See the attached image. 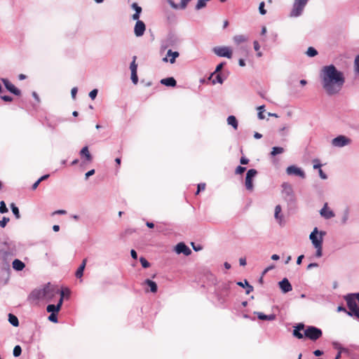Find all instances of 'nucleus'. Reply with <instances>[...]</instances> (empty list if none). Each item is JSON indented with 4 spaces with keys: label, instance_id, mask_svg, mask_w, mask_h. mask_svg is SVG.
Instances as JSON below:
<instances>
[{
    "label": "nucleus",
    "instance_id": "nucleus-43",
    "mask_svg": "<svg viewBox=\"0 0 359 359\" xmlns=\"http://www.w3.org/2000/svg\"><path fill=\"white\" fill-rule=\"evenodd\" d=\"M222 79L221 77V76L219 74H217L215 76V78L213 79L212 80V83L215 84L216 83H222Z\"/></svg>",
    "mask_w": 359,
    "mask_h": 359
},
{
    "label": "nucleus",
    "instance_id": "nucleus-47",
    "mask_svg": "<svg viewBox=\"0 0 359 359\" xmlns=\"http://www.w3.org/2000/svg\"><path fill=\"white\" fill-rule=\"evenodd\" d=\"M205 183L198 184L196 194H198L200 191L205 190Z\"/></svg>",
    "mask_w": 359,
    "mask_h": 359
},
{
    "label": "nucleus",
    "instance_id": "nucleus-36",
    "mask_svg": "<svg viewBox=\"0 0 359 359\" xmlns=\"http://www.w3.org/2000/svg\"><path fill=\"white\" fill-rule=\"evenodd\" d=\"M140 262L144 268H148L150 266L149 262L143 257L140 258Z\"/></svg>",
    "mask_w": 359,
    "mask_h": 359
},
{
    "label": "nucleus",
    "instance_id": "nucleus-41",
    "mask_svg": "<svg viewBox=\"0 0 359 359\" xmlns=\"http://www.w3.org/2000/svg\"><path fill=\"white\" fill-rule=\"evenodd\" d=\"M245 285H246L247 290L245 293L249 294L251 292L253 291V287L250 285L247 280H245Z\"/></svg>",
    "mask_w": 359,
    "mask_h": 359
},
{
    "label": "nucleus",
    "instance_id": "nucleus-62",
    "mask_svg": "<svg viewBox=\"0 0 359 359\" xmlns=\"http://www.w3.org/2000/svg\"><path fill=\"white\" fill-rule=\"evenodd\" d=\"M76 93H77V88H73L71 90V93H72V95L73 97H75L76 95Z\"/></svg>",
    "mask_w": 359,
    "mask_h": 359
},
{
    "label": "nucleus",
    "instance_id": "nucleus-34",
    "mask_svg": "<svg viewBox=\"0 0 359 359\" xmlns=\"http://www.w3.org/2000/svg\"><path fill=\"white\" fill-rule=\"evenodd\" d=\"M206 0H198L196 5V9L200 10L204 8L206 6Z\"/></svg>",
    "mask_w": 359,
    "mask_h": 359
},
{
    "label": "nucleus",
    "instance_id": "nucleus-21",
    "mask_svg": "<svg viewBox=\"0 0 359 359\" xmlns=\"http://www.w3.org/2000/svg\"><path fill=\"white\" fill-rule=\"evenodd\" d=\"M161 83L166 86L174 87L176 86L177 82L173 77H168L163 79L161 81Z\"/></svg>",
    "mask_w": 359,
    "mask_h": 359
},
{
    "label": "nucleus",
    "instance_id": "nucleus-20",
    "mask_svg": "<svg viewBox=\"0 0 359 359\" xmlns=\"http://www.w3.org/2000/svg\"><path fill=\"white\" fill-rule=\"evenodd\" d=\"M191 0H181V3L180 5H177L176 4L174 3L173 1L172 0H168V3L170 4V5L173 8H175V9H177V8H181V9H184L187 6V4L189 1H190Z\"/></svg>",
    "mask_w": 359,
    "mask_h": 359
},
{
    "label": "nucleus",
    "instance_id": "nucleus-6",
    "mask_svg": "<svg viewBox=\"0 0 359 359\" xmlns=\"http://www.w3.org/2000/svg\"><path fill=\"white\" fill-rule=\"evenodd\" d=\"M257 172L255 169H250L245 177V186L248 191H252L253 183L252 179L256 176Z\"/></svg>",
    "mask_w": 359,
    "mask_h": 359
},
{
    "label": "nucleus",
    "instance_id": "nucleus-5",
    "mask_svg": "<svg viewBox=\"0 0 359 359\" xmlns=\"http://www.w3.org/2000/svg\"><path fill=\"white\" fill-rule=\"evenodd\" d=\"M322 335V330L313 326H308L304 330V337L312 341L318 339Z\"/></svg>",
    "mask_w": 359,
    "mask_h": 359
},
{
    "label": "nucleus",
    "instance_id": "nucleus-38",
    "mask_svg": "<svg viewBox=\"0 0 359 359\" xmlns=\"http://www.w3.org/2000/svg\"><path fill=\"white\" fill-rule=\"evenodd\" d=\"M131 80L134 84H137L138 82V76L137 72H131Z\"/></svg>",
    "mask_w": 359,
    "mask_h": 359
},
{
    "label": "nucleus",
    "instance_id": "nucleus-9",
    "mask_svg": "<svg viewBox=\"0 0 359 359\" xmlns=\"http://www.w3.org/2000/svg\"><path fill=\"white\" fill-rule=\"evenodd\" d=\"M3 83L4 84L6 88L11 92V93L15 95H20V90L17 88L11 82H10L7 79H1Z\"/></svg>",
    "mask_w": 359,
    "mask_h": 359
},
{
    "label": "nucleus",
    "instance_id": "nucleus-51",
    "mask_svg": "<svg viewBox=\"0 0 359 359\" xmlns=\"http://www.w3.org/2000/svg\"><path fill=\"white\" fill-rule=\"evenodd\" d=\"M355 66L356 72L359 73V55L355 59Z\"/></svg>",
    "mask_w": 359,
    "mask_h": 359
},
{
    "label": "nucleus",
    "instance_id": "nucleus-31",
    "mask_svg": "<svg viewBox=\"0 0 359 359\" xmlns=\"http://www.w3.org/2000/svg\"><path fill=\"white\" fill-rule=\"evenodd\" d=\"M11 208L15 217L19 219L20 217V215L18 208L14 203L11 204Z\"/></svg>",
    "mask_w": 359,
    "mask_h": 359
},
{
    "label": "nucleus",
    "instance_id": "nucleus-59",
    "mask_svg": "<svg viewBox=\"0 0 359 359\" xmlns=\"http://www.w3.org/2000/svg\"><path fill=\"white\" fill-rule=\"evenodd\" d=\"M253 45H254V48L255 50L258 51L260 46H259V44L258 43V41H255L254 43H253Z\"/></svg>",
    "mask_w": 359,
    "mask_h": 359
},
{
    "label": "nucleus",
    "instance_id": "nucleus-24",
    "mask_svg": "<svg viewBox=\"0 0 359 359\" xmlns=\"http://www.w3.org/2000/svg\"><path fill=\"white\" fill-rule=\"evenodd\" d=\"M179 56V53L177 51H172V50H168L167 52V57H170L169 61L171 64L175 63V59Z\"/></svg>",
    "mask_w": 359,
    "mask_h": 359
},
{
    "label": "nucleus",
    "instance_id": "nucleus-29",
    "mask_svg": "<svg viewBox=\"0 0 359 359\" xmlns=\"http://www.w3.org/2000/svg\"><path fill=\"white\" fill-rule=\"evenodd\" d=\"M284 152V149L280 147H274L272 148V151L271 152V155L274 156L277 154H280Z\"/></svg>",
    "mask_w": 359,
    "mask_h": 359
},
{
    "label": "nucleus",
    "instance_id": "nucleus-49",
    "mask_svg": "<svg viewBox=\"0 0 359 359\" xmlns=\"http://www.w3.org/2000/svg\"><path fill=\"white\" fill-rule=\"evenodd\" d=\"M1 98L5 101V102H12L13 101V97H11V96H8V95H1Z\"/></svg>",
    "mask_w": 359,
    "mask_h": 359
},
{
    "label": "nucleus",
    "instance_id": "nucleus-35",
    "mask_svg": "<svg viewBox=\"0 0 359 359\" xmlns=\"http://www.w3.org/2000/svg\"><path fill=\"white\" fill-rule=\"evenodd\" d=\"M21 353H22V348H21L20 346H19V345L15 346L13 348V355L15 357H18L21 355Z\"/></svg>",
    "mask_w": 359,
    "mask_h": 359
},
{
    "label": "nucleus",
    "instance_id": "nucleus-39",
    "mask_svg": "<svg viewBox=\"0 0 359 359\" xmlns=\"http://www.w3.org/2000/svg\"><path fill=\"white\" fill-rule=\"evenodd\" d=\"M10 221L8 217H4L1 220H0V226L4 228L8 222Z\"/></svg>",
    "mask_w": 359,
    "mask_h": 359
},
{
    "label": "nucleus",
    "instance_id": "nucleus-30",
    "mask_svg": "<svg viewBox=\"0 0 359 359\" xmlns=\"http://www.w3.org/2000/svg\"><path fill=\"white\" fill-rule=\"evenodd\" d=\"M281 212V207L280 205H278L275 208V214L274 216L276 219L279 220V222L280 223L282 221V217L279 216L280 213Z\"/></svg>",
    "mask_w": 359,
    "mask_h": 359
},
{
    "label": "nucleus",
    "instance_id": "nucleus-10",
    "mask_svg": "<svg viewBox=\"0 0 359 359\" xmlns=\"http://www.w3.org/2000/svg\"><path fill=\"white\" fill-rule=\"evenodd\" d=\"M63 298H64V292L62 290L61 292V297L60 298L59 302L57 305L54 304H49L48 305L46 310L49 313H57L62 306V302H63Z\"/></svg>",
    "mask_w": 359,
    "mask_h": 359
},
{
    "label": "nucleus",
    "instance_id": "nucleus-53",
    "mask_svg": "<svg viewBox=\"0 0 359 359\" xmlns=\"http://www.w3.org/2000/svg\"><path fill=\"white\" fill-rule=\"evenodd\" d=\"M318 172H319L320 177L322 179H323V180L327 179V175H326V174L323 171V170H322V169H319Z\"/></svg>",
    "mask_w": 359,
    "mask_h": 359
},
{
    "label": "nucleus",
    "instance_id": "nucleus-16",
    "mask_svg": "<svg viewBox=\"0 0 359 359\" xmlns=\"http://www.w3.org/2000/svg\"><path fill=\"white\" fill-rule=\"evenodd\" d=\"M304 8V7L302 6L301 5L298 4L297 3H296L294 1V4H293V8L290 14V17L299 16L302 14Z\"/></svg>",
    "mask_w": 359,
    "mask_h": 359
},
{
    "label": "nucleus",
    "instance_id": "nucleus-50",
    "mask_svg": "<svg viewBox=\"0 0 359 359\" xmlns=\"http://www.w3.org/2000/svg\"><path fill=\"white\" fill-rule=\"evenodd\" d=\"M309 0H294L296 3L301 5L303 7H305Z\"/></svg>",
    "mask_w": 359,
    "mask_h": 359
},
{
    "label": "nucleus",
    "instance_id": "nucleus-4",
    "mask_svg": "<svg viewBox=\"0 0 359 359\" xmlns=\"http://www.w3.org/2000/svg\"><path fill=\"white\" fill-rule=\"evenodd\" d=\"M344 299L349 309L348 312H347V314L351 316H355L359 320V308L357 304V293L348 294L344 297Z\"/></svg>",
    "mask_w": 359,
    "mask_h": 359
},
{
    "label": "nucleus",
    "instance_id": "nucleus-15",
    "mask_svg": "<svg viewBox=\"0 0 359 359\" xmlns=\"http://www.w3.org/2000/svg\"><path fill=\"white\" fill-rule=\"evenodd\" d=\"M80 156L81 158H85L86 163H91L93 161V156L90 154L88 147L87 146L82 148L80 151Z\"/></svg>",
    "mask_w": 359,
    "mask_h": 359
},
{
    "label": "nucleus",
    "instance_id": "nucleus-63",
    "mask_svg": "<svg viewBox=\"0 0 359 359\" xmlns=\"http://www.w3.org/2000/svg\"><path fill=\"white\" fill-rule=\"evenodd\" d=\"M133 19L135 20H139V18H140V14L139 13H134L132 16Z\"/></svg>",
    "mask_w": 359,
    "mask_h": 359
},
{
    "label": "nucleus",
    "instance_id": "nucleus-33",
    "mask_svg": "<svg viewBox=\"0 0 359 359\" xmlns=\"http://www.w3.org/2000/svg\"><path fill=\"white\" fill-rule=\"evenodd\" d=\"M306 54L309 57H314L318 54V52L314 48L309 47L306 51Z\"/></svg>",
    "mask_w": 359,
    "mask_h": 359
},
{
    "label": "nucleus",
    "instance_id": "nucleus-61",
    "mask_svg": "<svg viewBox=\"0 0 359 359\" xmlns=\"http://www.w3.org/2000/svg\"><path fill=\"white\" fill-rule=\"evenodd\" d=\"M40 183H41V182H39V180H38L36 182H34V184L32 185V189L35 190L38 187V186Z\"/></svg>",
    "mask_w": 359,
    "mask_h": 359
},
{
    "label": "nucleus",
    "instance_id": "nucleus-57",
    "mask_svg": "<svg viewBox=\"0 0 359 359\" xmlns=\"http://www.w3.org/2000/svg\"><path fill=\"white\" fill-rule=\"evenodd\" d=\"M130 255L133 259H136L137 258V254L135 250H131Z\"/></svg>",
    "mask_w": 359,
    "mask_h": 359
},
{
    "label": "nucleus",
    "instance_id": "nucleus-28",
    "mask_svg": "<svg viewBox=\"0 0 359 359\" xmlns=\"http://www.w3.org/2000/svg\"><path fill=\"white\" fill-rule=\"evenodd\" d=\"M8 321L14 327H18L19 325V320L18 318L12 313L8 314Z\"/></svg>",
    "mask_w": 359,
    "mask_h": 359
},
{
    "label": "nucleus",
    "instance_id": "nucleus-64",
    "mask_svg": "<svg viewBox=\"0 0 359 359\" xmlns=\"http://www.w3.org/2000/svg\"><path fill=\"white\" fill-rule=\"evenodd\" d=\"M303 258H304V255H303L299 256L297 257V264H301Z\"/></svg>",
    "mask_w": 359,
    "mask_h": 359
},
{
    "label": "nucleus",
    "instance_id": "nucleus-54",
    "mask_svg": "<svg viewBox=\"0 0 359 359\" xmlns=\"http://www.w3.org/2000/svg\"><path fill=\"white\" fill-rule=\"evenodd\" d=\"M240 162L243 165H246V164L248 163L249 160L247 158H245V157H241V158L240 160Z\"/></svg>",
    "mask_w": 359,
    "mask_h": 359
},
{
    "label": "nucleus",
    "instance_id": "nucleus-32",
    "mask_svg": "<svg viewBox=\"0 0 359 359\" xmlns=\"http://www.w3.org/2000/svg\"><path fill=\"white\" fill-rule=\"evenodd\" d=\"M137 56H133V61L130 63V69L131 72H137V65L136 63Z\"/></svg>",
    "mask_w": 359,
    "mask_h": 359
},
{
    "label": "nucleus",
    "instance_id": "nucleus-22",
    "mask_svg": "<svg viewBox=\"0 0 359 359\" xmlns=\"http://www.w3.org/2000/svg\"><path fill=\"white\" fill-rule=\"evenodd\" d=\"M25 267V264L20 259H15L13 262V268L16 271H22Z\"/></svg>",
    "mask_w": 359,
    "mask_h": 359
},
{
    "label": "nucleus",
    "instance_id": "nucleus-40",
    "mask_svg": "<svg viewBox=\"0 0 359 359\" xmlns=\"http://www.w3.org/2000/svg\"><path fill=\"white\" fill-rule=\"evenodd\" d=\"M264 1H262L260 4H259V13L262 14V15H265L266 13V11L265 10L264 8Z\"/></svg>",
    "mask_w": 359,
    "mask_h": 359
},
{
    "label": "nucleus",
    "instance_id": "nucleus-42",
    "mask_svg": "<svg viewBox=\"0 0 359 359\" xmlns=\"http://www.w3.org/2000/svg\"><path fill=\"white\" fill-rule=\"evenodd\" d=\"M246 168L245 167H242V166H238L236 169V174H242L245 171Z\"/></svg>",
    "mask_w": 359,
    "mask_h": 359
},
{
    "label": "nucleus",
    "instance_id": "nucleus-58",
    "mask_svg": "<svg viewBox=\"0 0 359 359\" xmlns=\"http://www.w3.org/2000/svg\"><path fill=\"white\" fill-rule=\"evenodd\" d=\"M239 263H240V265H241V266H245L246 265L245 258H244V257L240 258Z\"/></svg>",
    "mask_w": 359,
    "mask_h": 359
},
{
    "label": "nucleus",
    "instance_id": "nucleus-14",
    "mask_svg": "<svg viewBox=\"0 0 359 359\" xmlns=\"http://www.w3.org/2000/svg\"><path fill=\"white\" fill-rule=\"evenodd\" d=\"M320 214L325 219H330L334 217V213L328 208L327 203H325L323 208L320 211Z\"/></svg>",
    "mask_w": 359,
    "mask_h": 359
},
{
    "label": "nucleus",
    "instance_id": "nucleus-13",
    "mask_svg": "<svg viewBox=\"0 0 359 359\" xmlns=\"http://www.w3.org/2000/svg\"><path fill=\"white\" fill-rule=\"evenodd\" d=\"M175 251L177 254H184L186 256L191 255V250L184 243H180L175 246Z\"/></svg>",
    "mask_w": 359,
    "mask_h": 359
},
{
    "label": "nucleus",
    "instance_id": "nucleus-1",
    "mask_svg": "<svg viewBox=\"0 0 359 359\" xmlns=\"http://www.w3.org/2000/svg\"><path fill=\"white\" fill-rule=\"evenodd\" d=\"M320 77L323 87L330 95L338 93L345 82L343 73L338 71L333 65L323 67Z\"/></svg>",
    "mask_w": 359,
    "mask_h": 359
},
{
    "label": "nucleus",
    "instance_id": "nucleus-37",
    "mask_svg": "<svg viewBox=\"0 0 359 359\" xmlns=\"http://www.w3.org/2000/svg\"><path fill=\"white\" fill-rule=\"evenodd\" d=\"M8 212V208H6V203L4 201L0 202V213H6Z\"/></svg>",
    "mask_w": 359,
    "mask_h": 359
},
{
    "label": "nucleus",
    "instance_id": "nucleus-48",
    "mask_svg": "<svg viewBox=\"0 0 359 359\" xmlns=\"http://www.w3.org/2000/svg\"><path fill=\"white\" fill-rule=\"evenodd\" d=\"M97 95V89H94L93 90H91L89 93V97L92 99V100H94L96 96Z\"/></svg>",
    "mask_w": 359,
    "mask_h": 359
},
{
    "label": "nucleus",
    "instance_id": "nucleus-46",
    "mask_svg": "<svg viewBox=\"0 0 359 359\" xmlns=\"http://www.w3.org/2000/svg\"><path fill=\"white\" fill-rule=\"evenodd\" d=\"M223 66H224V63H220V64H219V65L217 66V67H216V69H215V72L211 75L210 78L213 77V76H214V75H215L216 73L219 72V71L223 68Z\"/></svg>",
    "mask_w": 359,
    "mask_h": 359
},
{
    "label": "nucleus",
    "instance_id": "nucleus-55",
    "mask_svg": "<svg viewBox=\"0 0 359 359\" xmlns=\"http://www.w3.org/2000/svg\"><path fill=\"white\" fill-rule=\"evenodd\" d=\"M95 174V170L92 169L86 173V179Z\"/></svg>",
    "mask_w": 359,
    "mask_h": 359
},
{
    "label": "nucleus",
    "instance_id": "nucleus-2",
    "mask_svg": "<svg viewBox=\"0 0 359 359\" xmlns=\"http://www.w3.org/2000/svg\"><path fill=\"white\" fill-rule=\"evenodd\" d=\"M61 292L57 287L48 283L42 289L34 290L30 297L34 299L51 301L56 295H61Z\"/></svg>",
    "mask_w": 359,
    "mask_h": 359
},
{
    "label": "nucleus",
    "instance_id": "nucleus-23",
    "mask_svg": "<svg viewBox=\"0 0 359 359\" xmlns=\"http://www.w3.org/2000/svg\"><path fill=\"white\" fill-rule=\"evenodd\" d=\"M86 264V259H84L81 266L78 268L76 271L75 276L76 278H80L83 276V271Z\"/></svg>",
    "mask_w": 359,
    "mask_h": 359
},
{
    "label": "nucleus",
    "instance_id": "nucleus-19",
    "mask_svg": "<svg viewBox=\"0 0 359 359\" xmlns=\"http://www.w3.org/2000/svg\"><path fill=\"white\" fill-rule=\"evenodd\" d=\"M304 327L305 326L303 323H299L297 326H295L292 333L294 337L299 339H303L304 335L301 333V331L304 330Z\"/></svg>",
    "mask_w": 359,
    "mask_h": 359
},
{
    "label": "nucleus",
    "instance_id": "nucleus-8",
    "mask_svg": "<svg viewBox=\"0 0 359 359\" xmlns=\"http://www.w3.org/2000/svg\"><path fill=\"white\" fill-rule=\"evenodd\" d=\"M351 140L344 135H339L332 140V144L334 147H341L350 144Z\"/></svg>",
    "mask_w": 359,
    "mask_h": 359
},
{
    "label": "nucleus",
    "instance_id": "nucleus-12",
    "mask_svg": "<svg viewBox=\"0 0 359 359\" xmlns=\"http://www.w3.org/2000/svg\"><path fill=\"white\" fill-rule=\"evenodd\" d=\"M286 172L288 175H297V176L301 177L302 178L305 177L304 172L303 170H302L300 168H299L294 165L289 166L287 168Z\"/></svg>",
    "mask_w": 359,
    "mask_h": 359
},
{
    "label": "nucleus",
    "instance_id": "nucleus-26",
    "mask_svg": "<svg viewBox=\"0 0 359 359\" xmlns=\"http://www.w3.org/2000/svg\"><path fill=\"white\" fill-rule=\"evenodd\" d=\"M257 317L259 319L262 320H273L276 318V316L274 314L267 316L263 313H257Z\"/></svg>",
    "mask_w": 359,
    "mask_h": 359
},
{
    "label": "nucleus",
    "instance_id": "nucleus-25",
    "mask_svg": "<svg viewBox=\"0 0 359 359\" xmlns=\"http://www.w3.org/2000/svg\"><path fill=\"white\" fill-rule=\"evenodd\" d=\"M233 41L236 44L239 45L242 43L246 42L248 41V37L243 34L236 35L233 37Z\"/></svg>",
    "mask_w": 359,
    "mask_h": 359
},
{
    "label": "nucleus",
    "instance_id": "nucleus-3",
    "mask_svg": "<svg viewBox=\"0 0 359 359\" xmlns=\"http://www.w3.org/2000/svg\"><path fill=\"white\" fill-rule=\"evenodd\" d=\"M325 234L326 233L325 231H318V228L315 227L309 236L310 240L316 249V256L318 257L322 256L323 241Z\"/></svg>",
    "mask_w": 359,
    "mask_h": 359
},
{
    "label": "nucleus",
    "instance_id": "nucleus-52",
    "mask_svg": "<svg viewBox=\"0 0 359 359\" xmlns=\"http://www.w3.org/2000/svg\"><path fill=\"white\" fill-rule=\"evenodd\" d=\"M314 162V164H313V168L314 169H321L320 167H321V165L318 163V160H314L313 161Z\"/></svg>",
    "mask_w": 359,
    "mask_h": 359
},
{
    "label": "nucleus",
    "instance_id": "nucleus-60",
    "mask_svg": "<svg viewBox=\"0 0 359 359\" xmlns=\"http://www.w3.org/2000/svg\"><path fill=\"white\" fill-rule=\"evenodd\" d=\"M313 354L316 355V356H320L323 354V352L320 350H316L314 352H313Z\"/></svg>",
    "mask_w": 359,
    "mask_h": 359
},
{
    "label": "nucleus",
    "instance_id": "nucleus-56",
    "mask_svg": "<svg viewBox=\"0 0 359 359\" xmlns=\"http://www.w3.org/2000/svg\"><path fill=\"white\" fill-rule=\"evenodd\" d=\"M191 245L193 249L196 252L202 250V247L201 245L196 246L194 243H191Z\"/></svg>",
    "mask_w": 359,
    "mask_h": 359
},
{
    "label": "nucleus",
    "instance_id": "nucleus-44",
    "mask_svg": "<svg viewBox=\"0 0 359 359\" xmlns=\"http://www.w3.org/2000/svg\"><path fill=\"white\" fill-rule=\"evenodd\" d=\"M132 7L135 10V13L140 14L142 12V8L139 6L136 3H133Z\"/></svg>",
    "mask_w": 359,
    "mask_h": 359
},
{
    "label": "nucleus",
    "instance_id": "nucleus-45",
    "mask_svg": "<svg viewBox=\"0 0 359 359\" xmlns=\"http://www.w3.org/2000/svg\"><path fill=\"white\" fill-rule=\"evenodd\" d=\"M48 320L51 322H53V323H57V316L55 313H51L49 316H48Z\"/></svg>",
    "mask_w": 359,
    "mask_h": 359
},
{
    "label": "nucleus",
    "instance_id": "nucleus-27",
    "mask_svg": "<svg viewBox=\"0 0 359 359\" xmlns=\"http://www.w3.org/2000/svg\"><path fill=\"white\" fill-rule=\"evenodd\" d=\"M227 123L229 125L232 126L235 130L238 128V121L234 116H229L227 118Z\"/></svg>",
    "mask_w": 359,
    "mask_h": 359
},
{
    "label": "nucleus",
    "instance_id": "nucleus-7",
    "mask_svg": "<svg viewBox=\"0 0 359 359\" xmlns=\"http://www.w3.org/2000/svg\"><path fill=\"white\" fill-rule=\"evenodd\" d=\"M214 52L216 55L220 57H226L227 58H231L232 57V50L229 47H215L214 48Z\"/></svg>",
    "mask_w": 359,
    "mask_h": 359
},
{
    "label": "nucleus",
    "instance_id": "nucleus-17",
    "mask_svg": "<svg viewBox=\"0 0 359 359\" xmlns=\"http://www.w3.org/2000/svg\"><path fill=\"white\" fill-rule=\"evenodd\" d=\"M279 286L284 293L290 292L292 290V287L287 278H283L281 281H280Z\"/></svg>",
    "mask_w": 359,
    "mask_h": 359
},
{
    "label": "nucleus",
    "instance_id": "nucleus-18",
    "mask_svg": "<svg viewBox=\"0 0 359 359\" xmlns=\"http://www.w3.org/2000/svg\"><path fill=\"white\" fill-rule=\"evenodd\" d=\"M142 284L147 285L148 287H149V290H148V289L145 290V291L147 292H151L153 293H156L157 292V290H158L157 284L154 281H153L150 279H146Z\"/></svg>",
    "mask_w": 359,
    "mask_h": 359
},
{
    "label": "nucleus",
    "instance_id": "nucleus-11",
    "mask_svg": "<svg viewBox=\"0 0 359 359\" xmlns=\"http://www.w3.org/2000/svg\"><path fill=\"white\" fill-rule=\"evenodd\" d=\"M146 29L145 24L142 20H137L134 27V33L136 36H141L144 34Z\"/></svg>",
    "mask_w": 359,
    "mask_h": 359
}]
</instances>
